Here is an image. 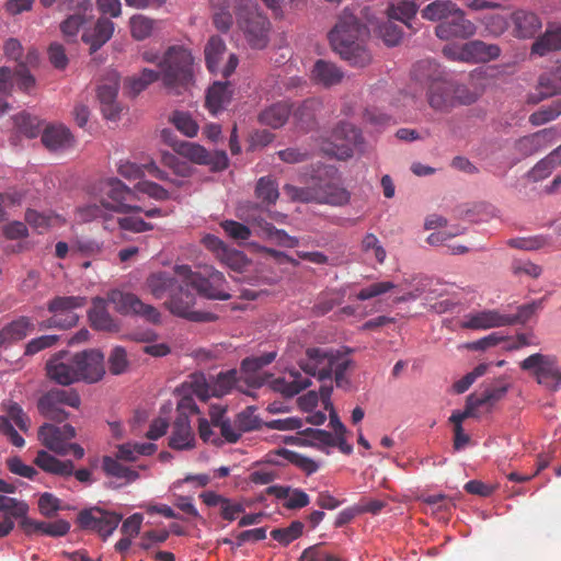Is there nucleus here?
<instances>
[{
    "label": "nucleus",
    "instance_id": "obj_47",
    "mask_svg": "<svg viewBox=\"0 0 561 561\" xmlns=\"http://www.w3.org/2000/svg\"><path fill=\"white\" fill-rule=\"evenodd\" d=\"M157 450L153 443H126L118 446L117 458L125 461H135L139 456H150Z\"/></svg>",
    "mask_w": 561,
    "mask_h": 561
},
{
    "label": "nucleus",
    "instance_id": "obj_54",
    "mask_svg": "<svg viewBox=\"0 0 561 561\" xmlns=\"http://www.w3.org/2000/svg\"><path fill=\"white\" fill-rule=\"evenodd\" d=\"M551 239L548 236L537 234L531 237H517L507 240V245L524 251H536L548 247Z\"/></svg>",
    "mask_w": 561,
    "mask_h": 561
},
{
    "label": "nucleus",
    "instance_id": "obj_30",
    "mask_svg": "<svg viewBox=\"0 0 561 561\" xmlns=\"http://www.w3.org/2000/svg\"><path fill=\"white\" fill-rule=\"evenodd\" d=\"M34 463L47 473L64 478L72 476L75 468L71 460H60L45 449L37 451Z\"/></svg>",
    "mask_w": 561,
    "mask_h": 561
},
{
    "label": "nucleus",
    "instance_id": "obj_25",
    "mask_svg": "<svg viewBox=\"0 0 561 561\" xmlns=\"http://www.w3.org/2000/svg\"><path fill=\"white\" fill-rule=\"evenodd\" d=\"M199 499L208 507H218L221 517L228 522L236 520L245 511L241 502L226 497L215 491L202 492Z\"/></svg>",
    "mask_w": 561,
    "mask_h": 561
},
{
    "label": "nucleus",
    "instance_id": "obj_60",
    "mask_svg": "<svg viewBox=\"0 0 561 561\" xmlns=\"http://www.w3.org/2000/svg\"><path fill=\"white\" fill-rule=\"evenodd\" d=\"M507 391L505 386L489 388L481 394H470L469 396V407H483V405H492L494 402L501 400Z\"/></svg>",
    "mask_w": 561,
    "mask_h": 561
},
{
    "label": "nucleus",
    "instance_id": "obj_33",
    "mask_svg": "<svg viewBox=\"0 0 561 561\" xmlns=\"http://www.w3.org/2000/svg\"><path fill=\"white\" fill-rule=\"evenodd\" d=\"M42 142L50 151H62L72 146L73 137L65 126L51 125L43 130Z\"/></svg>",
    "mask_w": 561,
    "mask_h": 561
},
{
    "label": "nucleus",
    "instance_id": "obj_46",
    "mask_svg": "<svg viewBox=\"0 0 561 561\" xmlns=\"http://www.w3.org/2000/svg\"><path fill=\"white\" fill-rule=\"evenodd\" d=\"M277 456L282 457L285 461L296 466L307 476L317 472L320 468V463L314 459L286 448L278 449Z\"/></svg>",
    "mask_w": 561,
    "mask_h": 561
},
{
    "label": "nucleus",
    "instance_id": "obj_7",
    "mask_svg": "<svg viewBox=\"0 0 561 561\" xmlns=\"http://www.w3.org/2000/svg\"><path fill=\"white\" fill-rule=\"evenodd\" d=\"M175 273L201 296L214 300H227L230 298L227 282L221 272L210 268L207 275L195 273L188 265H175Z\"/></svg>",
    "mask_w": 561,
    "mask_h": 561
},
{
    "label": "nucleus",
    "instance_id": "obj_50",
    "mask_svg": "<svg viewBox=\"0 0 561 561\" xmlns=\"http://www.w3.org/2000/svg\"><path fill=\"white\" fill-rule=\"evenodd\" d=\"M321 107V101L314 98L305 100L294 112V118L300 128H308L314 121L316 113Z\"/></svg>",
    "mask_w": 561,
    "mask_h": 561
},
{
    "label": "nucleus",
    "instance_id": "obj_28",
    "mask_svg": "<svg viewBox=\"0 0 561 561\" xmlns=\"http://www.w3.org/2000/svg\"><path fill=\"white\" fill-rule=\"evenodd\" d=\"M118 173L129 180H140L146 173L160 181L168 180V173L161 170L152 160L142 164L131 161H121L117 168Z\"/></svg>",
    "mask_w": 561,
    "mask_h": 561
},
{
    "label": "nucleus",
    "instance_id": "obj_17",
    "mask_svg": "<svg viewBox=\"0 0 561 561\" xmlns=\"http://www.w3.org/2000/svg\"><path fill=\"white\" fill-rule=\"evenodd\" d=\"M119 90V75L115 70H108L98 87V99L103 116L108 121H116L121 113V106L116 101Z\"/></svg>",
    "mask_w": 561,
    "mask_h": 561
},
{
    "label": "nucleus",
    "instance_id": "obj_56",
    "mask_svg": "<svg viewBox=\"0 0 561 561\" xmlns=\"http://www.w3.org/2000/svg\"><path fill=\"white\" fill-rule=\"evenodd\" d=\"M561 115V99H558L549 105L539 107L529 116V122L534 126L545 125Z\"/></svg>",
    "mask_w": 561,
    "mask_h": 561
},
{
    "label": "nucleus",
    "instance_id": "obj_36",
    "mask_svg": "<svg viewBox=\"0 0 561 561\" xmlns=\"http://www.w3.org/2000/svg\"><path fill=\"white\" fill-rule=\"evenodd\" d=\"M465 53L467 62H488L501 55V48L495 44L476 39L465 44Z\"/></svg>",
    "mask_w": 561,
    "mask_h": 561
},
{
    "label": "nucleus",
    "instance_id": "obj_51",
    "mask_svg": "<svg viewBox=\"0 0 561 561\" xmlns=\"http://www.w3.org/2000/svg\"><path fill=\"white\" fill-rule=\"evenodd\" d=\"M162 161L164 165L169 167L174 172V174L180 176V179H171L168 175V180L165 182L176 187L183 186L185 183L184 178H187L191 174L190 164L171 153L164 154Z\"/></svg>",
    "mask_w": 561,
    "mask_h": 561
},
{
    "label": "nucleus",
    "instance_id": "obj_29",
    "mask_svg": "<svg viewBox=\"0 0 561 561\" xmlns=\"http://www.w3.org/2000/svg\"><path fill=\"white\" fill-rule=\"evenodd\" d=\"M310 78L317 84L330 88L342 82L344 71L332 61L318 59L311 69Z\"/></svg>",
    "mask_w": 561,
    "mask_h": 561
},
{
    "label": "nucleus",
    "instance_id": "obj_34",
    "mask_svg": "<svg viewBox=\"0 0 561 561\" xmlns=\"http://www.w3.org/2000/svg\"><path fill=\"white\" fill-rule=\"evenodd\" d=\"M194 434L187 415H179L174 422L169 445L176 450H185L194 447Z\"/></svg>",
    "mask_w": 561,
    "mask_h": 561
},
{
    "label": "nucleus",
    "instance_id": "obj_61",
    "mask_svg": "<svg viewBox=\"0 0 561 561\" xmlns=\"http://www.w3.org/2000/svg\"><path fill=\"white\" fill-rule=\"evenodd\" d=\"M153 20L137 14L130 18V32L131 36L137 41H142L149 37L153 32Z\"/></svg>",
    "mask_w": 561,
    "mask_h": 561
},
{
    "label": "nucleus",
    "instance_id": "obj_2",
    "mask_svg": "<svg viewBox=\"0 0 561 561\" xmlns=\"http://www.w3.org/2000/svg\"><path fill=\"white\" fill-rule=\"evenodd\" d=\"M369 35L366 24L357 21L350 9L343 10L334 27L329 32V42L332 49L342 59L355 67H365L371 61V55L365 46Z\"/></svg>",
    "mask_w": 561,
    "mask_h": 561
},
{
    "label": "nucleus",
    "instance_id": "obj_8",
    "mask_svg": "<svg viewBox=\"0 0 561 561\" xmlns=\"http://www.w3.org/2000/svg\"><path fill=\"white\" fill-rule=\"evenodd\" d=\"M520 369L529 373L536 381L550 391L561 388V358L553 354L535 353L523 359Z\"/></svg>",
    "mask_w": 561,
    "mask_h": 561
},
{
    "label": "nucleus",
    "instance_id": "obj_62",
    "mask_svg": "<svg viewBox=\"0 0 561 561\" xmlns=\"http://www.w3.org/2000/svg\"><path fill=\"white\" fill-rule=\"evenodd\" d=\"M542 309V300H534L531 302L522 305L517 307V311L515 313H506L510 319V325L515 323H526L528 322L533 316H535L539 310Z\"/></svg>",
    "mask_w": 561,
    "mask_h": 561
},
{
    "label": "nucleus",
    "instance_id": "obj_64",
    "mask_svg": "<svg viewBox=\"0 0 561 561\" xmlns=\"http://www.w3.org/2000/svg\"><path fill=\"white\" fill-rule=\"evenodd\" d=\"M302 529L304 524L295 520L288 527L272 530L271 536L280 545L287 546L302 534Z\"/></svg>",
    "mask_w": 561,
    "mask_h": 561
},
{
    "label": "nucleus",
    "instance_id": "obj_26",
    "mask_svg": "<svg viewBox=\"0 0 561 561\" xmlns=\"http://www.w3.org/2000/svg\"><path fill=\"white\" fill-rule=\"evenodd\" d=\"M310 377L304 370L289 369L273 381V388L286 397H294L311 385Z\"/></svg>",
    "mask_w": 561,
    "mask_h": 561
},
{
    "label": "nucleus",
    "instance_id": "obj_9",
    "mask_svg": "<svg viewBox=\"0 0 561 561\" xmlns=\"http://www.w3.org/2000/svg\"><path fill=\"white\" fill-rule=\"evenodd\" d=\"M237 382V370H228L216 377L207 378L204 374H193L184 387L198 399L205 401L211 397H222L230 392Z\"/></svg>",
    "mask_w": 561,
    "mask_h": 561
},
{
    "label": "nucleus",
    "instance_id": "obj_22",
    "mask_svg": "<svg viewBox=\"0 0 561 561\" xmlns=\"http://www.w3.org/2000/svg\"><path fill=\"white\" fill-rule=\"evenodd\" d=\"M476 25L465 18L462 10L457 8L447 21L440 22L435 27V34L438 38L448 41L451 38H469L476 34Z\"/></svg>",
    "mask_w": 561,
    "mask_h": 561
},
{
    "label": "nucleus",
    "instance_id": "obj_44",
    "mask_svg": "<svg viewBox=\"0 0 561 561\" xmlns=\"http://www.w3.org/2000/svg\"><path fill=\"white\" fill-rule=\"evenodd\" d=\"M457 4L450 0H435L428 3L422 11V18L427 21H447L449 16L457 12Z\"/></svg>",
    "mask_w": 561,
    "mask_h": 561
},
{
    "label": "nucleus",
    "instance_id": "obj_14",
    "mask_svg": "<svg viewBox=\"0 0 561 561\" xmlns=\"http://www.w3.org/2000/svg\"><path fill=\"white\" fill-rule=\"evenodd\" d=\"M180 280H182L180 278ZM185 283L181 284L174 289L165 302V307L169 311L180 318H184L191 321H209L213 319L210 313L196 311L193 309L195 305V296L187 289Z\"/></svg>",
    "mask_w": 561,
    "mask_h": 561
},
{
    "label": "nucleus",
    "instance_id": "obj_4",
    "mask_svg": "<svg viewBox=\"0 0 561 561\" xmlns=\"http://www.w3.org/2000/svg\"><path fill=\"white\" fill-rule=\"evenodd\" d=\"M350 365L351 360L346 355L332 350L312 347L306 351V358L301 360L300 368L319 380L334 377L337 387H343L346 382L344 374Z\"/></svg>",
    "mask_w": 561,
    "mask_h": 561
},
{
    "label": "nucleus",
    "instance_id": "obj_63",
    "mask_svg": "<svg viewBox=\"0 0 561 561\" xmlns=\"http://www.w3.org/2000/svg\"><path fill=\"white\" fill-rule=\"evenodd\" d=\"M14 124L19 131L28 138H35L41 131L38 118L30 114L20 113L15 115Z\"/></svg>",
    "mask_w": 561,
    "mask_h": 561
},
{
    "label": "nucleus",
    "instance_id": "obj_52",
    "mask_svg": "<svg viewBox=\"0 0 561 561\" xmlns=\"http://www.w3.org/2000/svg\"><path fill=\"white\" fill-rule=\"evenodd\" d=\"M539 88L542 99L561 93V65L540 76Z\"/></svg>",
    "mask_w": 561,
    "mask_h": 561
},
{
    "label": "nucleus",
    "instance_id": "obj_19",
    "mask_svg": "<svg viewBox=\"0 0 561 561\" xmlns=\"http://www.w3.org/2000/svg\"><path fill=\"white\" fill-rule=\"evenodd\" d=\"M78 380L87 383L100 381L105 375L104 355L98 350L76 353Z\"/></svg>",
    "mask_w": 561,
    "mask_h": 561
},
{
    "label": "nucleus",
    "instance_id": "obj_53",
    "mask_svg": "<svg viewBox=\"0 0 561 561\" xmlns=\"http://www.w3.org/2000/svg\"><path fill=\"white\" fill-rule=\"evenodd\" d=\"M255 195L266 205L275 204L279 196L278 184L271 176H263L256 183Z\"/></svg>",
    "mask_w": 561,
    "mask_h": 561
},
{
    "label": "nucleus",
    "instance_id": "obj_57",
    "mask_svg": "<svg viewBox=\"0 0 561 561\" xmlns=\"http://www.w3.org/2000/svg\"><path fill=\"white\" fill-rule=\"evenodd\" d=\"M362 251L368 260L374 259L380 264L386 260V250L374 233H366L364 236L362 240Z\"/></svg>",
    "mask_w": 561,
    "mask_h": 561
},
{
    "label": "nucleus",
    "instance_id": "obj_39",
    "mask_svg": "<svg viewBox=\"0 0 561 561\" xmlns=\"http://www.w3.org/2000/svg\"><path fill=\"white\" fill-rule=\"evenodd\" d=\"M368 12L369 9H365V16L369 31L373 30L377 32L388 46L398 45L403 35L401 28L390 20L379 24L378 19L374 15H369Z\"/></svg>",
    "mask_w": 561,
    "mask_h": 561
},
{
    "label": "nucleus",
    "instance_id": "obj_58",
    "mask_svg": "<svg viewBox=\"0 0 561 561\" xmlns=\"http://www.w3.org/2000/svg\"><path fill=\"white\" fill-rule=\"evenodd\" d=\"M211 5L216 10L214 13V24L217 30L227 32L232 23L233 18L229 12L227 0H210Z\"/></svg>",
    "mask_w": 561,
    "mask_h": 561
},
{
    "label": "nucleus",
    "instance_id": "obj_23",
    "mask_svg": "<svg viewBox=\"0 0 561 561\" xmlns=\"http://www.w3.org/2000/svg\"><path fill=\"white\" fill-rule=\"evenodd\" d=\"M461 325L470 330H489L510 325V319L500 310H481L466 314Z\"/></svg>",
    "mask_w": 561,
    "mask_h": 561
},
{
    "label": "nucleus",
    "instance_id": "obj_31",
    "mask_svg": "<svg viewBox=\"0 0 561 561\" xmlns=\"http://www.w3.org/2000/svg\"><path fill=\"white\" fill-rule=\"evenodd\" d=\"M232 88L229 81H216L209 87L206 94V106L209 112L217 115L226 108L232 99Z\"/></svg>",
    "mask_w": 561,
    "mask_h": 561
},
{
    "label": "nucleus",
    "instance_id": "obj_18",
    "mask_svg": "<svg viewBox=\"0 0 561 561\" xmlns=\"http://www.w3.org/2000/svg\"><path fill=\"white\" fill-rule=\"evenodd\" d=\"M75 436L76 430L70 424L44 423L38 430L39 442L48 450L60 456H66L67 445Z\"/></svg>",
    "mask_w": 561,
    "mask_h": 561
},
{
    "label": "nucleus",
    "instance_id": "obj_42",
    "mask_svg": "<svg viewBox=\"0 0 561 561\" xmlns=\"http://www.w3.org/2000/svg\"><path fill=\"white\" fill-rule=\"evenodd\" d=\"M561 49V26L550 27L539 37L531 47V53L545 56L550 51Z\"/></svg>",
    "mask_w": 561,
    "mask_h": 561
},
{
    "label": "nucleus",
    "instance_id": "obj_13",
    "mask_svg": "<svg viewBox=\"0 0 561 561\" xmlns=\"http://www.w3.org/2000/svg\"><path fill=\"white\" fill-rule=\"evenodd\" d=\"M80 397L75 390L53 389L38 400V411L42 415L54 421H64L68 413L64 407L79 408Z\"/></svg>",
    "mask_w": 561,
    "mask_h": 561
},
{
    "label": "nucleus",
    "instance_id": "obj_27",
    "mask_svg": "<svg viewBox=\"0 0 561 561\" xmlns=\"http://www.w3.org/2000/svg\"><path fill=\"white\" fill-rule=\"evenodd\" d=\"M174 274L175 276L165 271L153 272L146 278L145 286L156 299H161L167 295L170 297L181 284L179 275L175 272Z\"/></svg>",
    "mask_w": 561,
    "mask_h": 561
},
{
    "label": "nucleus",
    "instance_id": "obj_10",
    "mask_svg": "<svg viewBox=\"0 0 561 561\" xmlns=\"http://www.w3.org/2000/svg\"><path fill=\"white\" fill-rule=\"evenodd\" d=\"M87 299L81 296L56 297L48 302V311L51 317L41 323L43 329H69L79 320L78 309L84 307Z\"/></svg>",
    "mask_w": 561,
    "mask_h": 561
},
{
    "label": "nucleus",
    "instance_id": "obj_11",
    "mask_svg": "<svg viewBox=\"0 0 561 561\" xmlns=\"http://www.w3.org/2000/svg\"><path fill=\"white\" fill-rule=\"evenodd\" d=\"M107 301L124 316H136L152 324L161 322L160 311L152 305L144 302L137 295L113 289L107 294Z\"/></svg>",
    "mask_w": 561,
    "mask_h": 561
},
{
    "label": "nucleus",
    "instance_id": "obj_38",
    "mask_svg": "<svg viewBox=\"0 0 561 561\" xmlns=\"http://www.w3.org/2000/svg\"><path fill=\"white\" fill-rule=\"evenodd\" d=\"M278 500H282L283 505L288 510H297L307 506L310 503L309 495L300 490L290 486L274 485L268 489Z\"/></svg>",
    "mask_w": 561,
    "mask_h": 561
},
{
    "label": "nucleus",
    "instance_id": "obj_55",
    "mask_svg": "<svg viewBox=\"0 0 561 561\" xmlns=\"http://www.w3.org/2000/svg\"><path fill=\"white\" fill-rule=\"evenodd\" d=\"M160 77V70L156 71L145 68L138 76L128 78L127 88L133 95H137L149 84L156 82Z\"/></svg>",
    "mask_w": 561,
    "mask_h": 561
},
{
    "label": "nucleus",
    "instance_id": "obj_41",
    "mask_svg": "<svg viewBox=\"0 0 561 561\" xmlns=\"http://www.w3.org/2000/svg\"><path fill=\"white\" fill-rule=\"evenodd\" d=\"M546 134L547 129H543L538 133L524 136L517 139L513 145V149L516 153V159L520 160L523 158L529 157L538 152L543 146Z\"/></svg>",
    "mask_w": 561,
    "mask_h": 561
},
{
    "label": "nucleus",
    "instance_id": "obj_15",
    "mask_svg": "<svg viewBox=\"0 0 561 561\" xmlns=\"http://www.w3.org/2000/svg\"><path fill=\"white\" fill-rule=\"evenodd\" d=\"M122 518V514L104 511L99 507L83 510L78 515L79 525L83 529L95 531L103 538H107L114 533Z\"/></svg>",
    "mask_w": 561,
    "mask_h": 561
},
{
    "label": "nucleus",
    "instance_id": "obj_43",
    "mask_svg": "<svg viewBox=\"0 0 561 561\" xmlns=\"http://www.w3.org/2000/svg\"><path fill=\"white\" fill-rule=\"evenodd\" d=\"M35 329V323L27 317H20L7 324L0 333L3 342L20 341L31 334Z\"/></svg>",
    "mask_w": 561,
    "mask_h": 561
},
{
    "label": "nucleus",
    "instance_id": "obj_6",
    "mask_svg": "<svg viewBox=\"0 0 561 561\" xmlns=\"http://www.w3.org/2000/svg\"><path fill=\"white\" fill-rule=\"evenodd\" d=\"M238 25L254 48H264L268 42L270 21L262 15L255 0H234Z\"/></svg>",
    "mask_w": 561,
    "mask_h": 561
},
{
    "label": "nucleus",
    "instance_id": "obj_1",
    "mask_svg": "<svg viewBox=\"0 0 561 561\" xmlns=\"http://www.w3.org/2000/svg\"><path fill=\"white\" fill-rule=\"evenodd\" d=\"M100 204H88L77 210L79 220L91 221L101 219L106 230H115V214H128L133 211H142L141 207L129 204L135 197V191L125 185L116 178H110L100 183L99 186Z\"/></svg>",
    "mask_w": 561,
    "mask_h": 561
},
{
    "label": "nucleus",
    "instance_id": "obj_37",
    "mask_svg": "<svg viewBox=\"0 0 561 561\" xmlns=\"http://www.w3.org/2000/svg\"><path fill=\"white\" fill-rule=\"evenodd\" d=\"M291 113L288 102L282 101L265 107L259 115L261 124L272 128H280L286 124Z\"/></svg>",
    "mask_w": 561,
    "mask_h": 561
},
{
    "label": "nucleus",
    "instance_id": "obj_45",
    "mask_svg": "<svg viewBox=\"0 0 561 561\" xmlns=\"http://www.w3.org/2000/svg\"><path fill=\"white\" fill-rule=\"evenodd\" d=\"M419 7L412 0H400L397 3H391L387 9V14L390 20H397L411 27V21L414 19Z\"/></svg>",
    "mask_w": 561,
    "mask_h": 561
},
{
    "label": "nucleus",
    "instance_id": "obj_16",
    "mask_svg": "<svg viewBox=\"0 0 561 561\" xmlns=\"http://www.w3.org/2000/svg\"><path fill=\"white\" fill-rule=\"evenodd\" d=\"M2 409L5 415L0 416V431L8 436L12 445L20 448L23 447L25 440L16 432L14 425L21 431L26 432L30 427V419L23 412L22 408L11 400L4 401Z\"/></svg>",
    "mask_w": 561,
    "mask_h": 561
},
{
    "label": "nucleus",
    "instance_id": "obj_35",
    "mask_svg": "<svg viewBox=\"0 0 561 561\" xmlns=\"http://www.w3.org/2000/svg\"><path fill=\"white\" fill-rule=\"evenodd\" d=\"M106 302H108L107 298H94L92 308L89 310V320L91 325L96 330L116 331L118 329V324L107 311Z\"/></svg>",
    "mask_w": 561,
    "mask_h": 561
},
{
    "label": "nucleus",
    "instance_id": "obj_49",
    "mask_svg": "<svg viewBox=\"0 0 561 561\" xmlns=\"http://www.w3.org/2000/svg\"><path fill=\"white\" fill-rule=\"evenodd\" d=\"M103 470L107 476L123 479L126 483L136 481L139 478V473L122 463L117 459L112 457H104L102 463Z\"/></svg>",
    "mask_w": 561,
    "mask_h": 561
},
{
    "label": "nucleus",
    "instance_id": "obj_3",
    "mask_svg": "<svg viewBox=\"0 0 561 561\" xmlns=\"http://www.w3.org/2000/svg\"><path fill=\"white\" fill-rule=\"evenodd\" d=\"M284 192L294 201L331 206H344L351 199V193L342 185L337 171L331 167L321 171L319 180L313 185L297 187L286 184Z\"/></svg>",
    "mask_w": 561,
    "mask_h": 561
},
{
    "label": "nucleus",
    "instance_id": "obj_40",
    "mask_svg": "<svg viewBox=\"0 0 561 561\" xmlns=\"http://www.w3.org/2000/svg\"><path fill=\"white\" fill-rule=\"evenodd\" d=\"M513 21L516 35L520 38L533 37L541 28L540 19L533 12L516 11Z\"/></svg>",
    "mask_w": 561,
    "mask_h": 561
},
{
    "label": "nucleus",
    "instance_id": "obj_21",
    "mask_svg": "<svg viewBox=\"0 0 561 561\" xmlns=\"http://www.w3.org/2000/svg\"><path fill=\"white\" fill-rule=\"evenodd\" d=\"M226 51V45L219 36H211L205 46V60L211 73L220 72L225 78L229 77L238 66V57L230 54L225 66L220 67V59Z\"/></svg>",
    "mask_w": 561,
    "mask_h": 561
},
{
    "label": "nucleus",
    "instance_id": "obj_5",
    "mask_svg": "<svg viewBox=\"0 0 561 561\" xmlns=\"http://www.w3.org/2000/svg\"><path fill=\"white\" fill-rule=\"evenodd\" d=\"M194 58L184 46H171L159 61L163 85L179 93L178 88L187 85L193 78Z\"/></svg>",
    "mask_w": 561,
    "mask_h": 561
},
{
    "label": "nucleus",
    "instance_id": "obj_24",
    "mask_svg": "<svg viewBox=\"0 0 561 561\" xmlns=\"http://www.w3.org/2000/svg\"><path fill=\"white\" fill-rule=\"evenodd\" d=\"M454 84L447 80H432L427 89V102L430 106L439 112H447L455 106L453 96Z\"/></svg>",
    "mask_w": 561,
    "mask_h": 561
},
{
    "label": "nucleus",
    "instance_id": "obj_12",
    "mask_svg": "<svg viewBox=\"0 0 561 561\" xmlns=\"http://www.w3.org/2000/svg\"><path fill=\"white\" fill-rule=\"evenodd\" d=\"M360 134L354 125L341 122L328 140H323L320 149L337 159L352 157L354 146L359 141Z\"/></svg>",
    "mask_w": 561,
    "mask_h": 561
},
{
    "label": "nucleus",
    "instance_id": "obj_59",
    "mask_svg": "<svg viewBox=\"0 0 561 561\" xmlns=\"http://www.w3.org/2000/svg\"><path fill=\"white\" fill-rule=\"evenodd\" d=\"M558 164L557 157L552 150L547 157L538 161L535 167L528 172L529 179L535 182L547 179Z\"/></svg>",
    "mask_w": 561,
    "mask_h": 561
},
{
    "label": "nucleus",
    "instance_id": "obj_48",
    "mask_svg": "<svg viewBox=\"0 0 561 561\" xmlns=\"http://www.w3.org/2000/svg\"><path fill=\"white\" fill-rule=\"evenodd\" d=\"M249 221L256 224L264 234H266L270 239L275 241L277 244L286 248H296L299 244V240L296 237H291L286 233L284 230L276 229L271 224L262 220V219H249Z\"/></svg>",
    "mask_w": 561,
    "mask_h": 561
},
{
    "label": "nucleus",
    "instance_id": "obj_32",
    "mask_svg": "<svg viewBox=\"0 0 561 561\" xmlns=\"http://www.w3.org/2000/svg\"><path fill=\"white\" fill-rule=\"evenodd\" d=\"M114 30L115 25L110 19L100 18L93 28L83 33L82 39L90 45L91 53H94L111 39Z\"/></svg>",
    "mask_w": 561,
    "mask_h": 561
},
{
    "label": "nucleus",
    "instance_id": "obj_20",
    "mask_svg": "<svg viewBox=\"0 0 561 561\" xmlns=\"http://www.w3.org/2000/svg\"><path fill=\"white\" fill-rule=\"evenodd\" d=\"M47 376L56 383L69 386L79 382L75 355L60 352L46 364Z\"/></svg>",
    "mask_w": 561,
    "mask_h": 561
}]
</instances>
